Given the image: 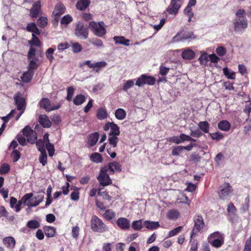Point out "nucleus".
Returning <instances> with one entry per match:
<instances>
[{
	"mask_svg": "<svg viewBox=\"0 0 251 251\" xmlns=\"http://www.w3.org/2000/svg\"><path fill=\"white\" fill-rule=\"evenodd\" d=\"M33 72L28 70L26 72H25L22 76L21 77V79L24 82L27 83L30 81L33 75Z\"/></svg>",
	"mask_w": 251,
	"mask_h": 251,
	"instance_id": "nucleus-28",
	"label": "nucleus"
},
{
	"mask_svg": "<svg viewBox=\"0 0 251 251\" xmlns=\"http://www.w3.org/2000/svg\"><path fill=\"white\" fill-rule=\"evenodd\" d=\"M195 53L189 49L185 50L181 54L182 57L184 59L190 60L194 57Z\"/></svg>",
	"mask_w": 251,
	"mask_h": 251,
	"instance_id": "nucleus-23",
	"label": "nucleus"
},
{
	"mask_svg": "<svg viewBox=\"0 0 251 251\" xmlns=\"http://www.w3.org/2000/svg\"><path fill=\"white\" fill-rule=\"evenodd\" d=\"M182 228V226H178V227L175 228V229H174L173 230H171V231H170L168 232L167 237L170 238V237H172L173 236H174L177 235L178 233H179L181 231Z\"/></svg>",
	"mask_w": 251,
	"mask_h": 251,
	"instance_id": "nucleus-47",
	"label": "nucleus"
},
{
	"mask_svg": "<svg viewBox=\"0 0 251 251\" xmlns=\"http://www.w3.org/2000/svg\"><path fill=\"white\" fill-rule=\"evenodd\" d=\"M90 159L92 161L96 163H100L102 159L100 154L97 152L92 153L90 156Z\"/></svg>",
	"mask_w": 251,
	"mask_h": 251,
	"instance_id": "nucleus-41",
	"label": "nucleus"
},
{
	"mask_svg": "<svg viewBox=\"0 0 251 251\" xmlns=\"http://www.w3.org/2000/svg\"><path fill=\"white\" fill-rule=\"evenodd\" d=\"M232 187L228 183H225L219 188L218 194L220 198L223 200H226L232 195Z\"/></svg>",
	"mask_w": 251,
	"mask_h": 251,
	"instance_id": "nucleus-6",
	"label": "nucleus"
},
{
	"mask_svg": "<svg viewBox=\"0 0 251 251\" xmlns=\"http://www.w3.org/2000/svg\"><path fill=\"white\" fill-rule=\"evenodd\" d=\"M195 36L191 31H184L178 33L173 38L174 42H184L189 39H194Z\"/></svg>",
	"mask_w": 251,
	"mask_h": 251,
	"instance_id": "nucleus-9",
	"label": "nucleus"
},
{
	"mask_svg": "<svg viewBox=\"0 0 251 251\" xmlns=\"http://www.w3.org/2000/svg\"><path fill=\"white\" fill-rule=\"evenodd\" d=\"M89 27L93 32L99 37H102L106 33V29L103 22L98 23L91 22L89 23Z\"/></svg>",
	"mask_w": 251,
	"mask_h": 251,
	"instance_id": "nucleus-3",
	"label": "nucleus"
},
{
	"mask_svg": "<svg viewBox=\"0 0 251 251\" xmlns=\"http://www.w3.org/2000/svg\"><path fill=\"white\" fill-rule=\"evenodd\" d=\"M47 155L46 151L41 152V155L39 157L40 162L43 166H45L47 164Z\"/></svg>",
	"mask_w": 251,
	"mask_h": 251,
	"instance_id": "nucleus-57",
	"label": "nucleus"
},
{
	"mask_svg": "<svg viewBox=\"0 0 251 251\" xmlns=\"http://www.w3.org/2000/svg\"><path fill=\"white\" fill-rule=\"evenodd\" d=\"M73 21V18L70 15H66L63 16L60 21L62 25H67Z\"/></svg>",
	"mask_w": 251,
	"mask_h": 251,
	"instance_id": "nucleus-49",
	"label": "nucleus"
},
{
	"mask_svg": "<svg viewBox=\"0 0 251 251\" xmlns=\"http://www.w3.org/2000/svg\"><path fill=\"white\" fill-rule=\"evenodd\" d=\"M54 52V49L51 48H49L46 52V57L51 63L53 61L54 59V57L53 56V54Z\"/></svg>",
	"mask_w": 251,
	"mask_h": 251,
	"instance_id": "nucleus-54",
	"label": "nucleus"
},
{
	"mask_svg": "<svg viewBox=\"0 0 251 251\" xmlns=\"http://www.w3.org/2000/svg\"><path fill=\"white\" fill-rule=\"evenodd\" d=\"M108 140L109 144L113 147L117 146V143L119 141L117 136H111V137L109 138Z\"/></svg>",
	"mask_w": 251,
	"mask_h": 251,
	"instance_id": "nucleus-62",
	"label": "nucleus"
},
{
	"mask_svg": "<svg viewBox=\"0 0 251 251\" xmlns=\"http://www.w3.org/2000/svg\"><path fill=\"white\" fill-rule=\"evenodd\" d=\"M48 19L45 17H40L37 21L38 25L42 28H44L48 24Z\"/></svg>",
	"mask_w": 251,
	"mask_h": 251,
	"instance_id": "nucleus-46",
	"label": "nucleus"
},
{
	"mask_svg": "<svg viewBox=\"0 0 251 251\" xmlns=\"http://www.w3.org/2000/svg\"><path fill=\"white\" fill-rule=\"evenodd\" d=\"M91 226L93 231L102 233L108 230L107 226L97 216H93L91 220Z\"/></svg>",
	"mask_w": 251,
	"mask_h": 251,
	"instance_id": "nucleus-2",
	"label": "nucleus"
},
{
	"mask_svg": "<svg viewBox=\"0 0 251 251\" xmlns=\"http://www.w3.org/2000/svg\"><path fill=\"white\" fill-rule=\"evenodd\" d=\"M85 101V97L82 95H78L75 97L73 102L75 105H79Z\"/></svg>",
	"mask_w": 251,
	"mask_h": 251,
	"instance_id": "nucleus-37",
	"label": "nucleus"
},
{
	"mask_svg": "<svg viewBox=\"0 0 251 251\" xmlns=\"http://www.w3.org/2000/svg\"><path fill=\"white\" fill-rule=\"evenodd\" d=\"M26 29L28 31L32 32V34H36L37 35L40 34V30L37 28L36 24L34 23H28L26 26Z\"/></svg>",
	"mask_w": 251,
	"mask_h": 251,
	"instance_id": "nucleus-24",
	"label": "nucleus"
},
{
	"mask_svg": "<svg viewBox=\"0 0 251 251\" xmlns=\"http://www.w3.org/2000/svg\"><path fill=\"white\" fill-rule=\"evenodd\" d=\"M103 215L105 219L110 220L115 217L116 214L113 210L109 209L106 210Z\"/></svg>",
	"mask_w": 251,
	"mask_h": 251,
	"instance_id": "nucleus-43",
	"label": "nucleus"
},
{
	"mask_svg": "<svg viewBox=\"0 0 251 251\" xmlns=\"http://www.w3.org/2000/svg\"><path fill=\"white\" fill-rule=\"evenodd\" d=\"M44 231L47 237H52L55 235L56 229L54 227L48 226L44 227Z\"/></svg>",
	"mask_w": 251,
	"mask_h": 251,
	"instance_id": "nucleus-33",
	"label": "nucleus"
},
{
	"mask_svg": "<svg viewBox=\"0 0 251 251\" xmlns=\"http://www.w3.org/2000/svg\"><path fill=\"white\" fill-rule=\"evenodd\" d=\"M250 199L249 197H247L245 200L244 203L242 205L240 211L242 213H244L249 210V207Z\"/></svg>",
	"mask_w": 251,
	"mask_h": 251,
	"instance_id": "nucleus-40",
	"label": "nucleus"
},
{
	"mask_svg": "<svg viewBox=\"0 0 251 251\" xmlns=\"http://www.w3.org/2000/svg\"><path fill=\"white\" fill-rule=\"evenodd\" d=\"M193 221L194 222V226L192 231L191 238H192L193 236H195L199 232H200L204 226L203 219L201 215H195L194 217Z\"/></svg>",
	"mask_w": 251,
	"mask_h": 251,
	"instance_id": "nucleus-4",
	"label": "nucleus"
},
{
	"mask_svg": "<svg viewBox=\"0 0 251 251\" xmlns=\"http://www.w3.org/2000/svg\"><path fill=\"white\" fill-rule=\"evenodd\" d=\"M36 50L34 48L31 46L28 52V59H31L32 58H38V57L36 55Z\"/></svg>",
	"mask_w": 251,
	"mask_h": 251,
	"instance_id": "nucleus-52",
	"label": "nucleus"
},
{
	"mask_svg": "<svg viewBox=\"0 0 251 251\" xmlns=\"http://www.w3.org/2000/svg\"><path fill=\"white\" fill-rule=\"evenodd\" d=\"M33 200V194L29 193L26 194L23 196L21 200V202H23L24 205L28 207H35Z\"/></svg>",
	"mask_w": 251,
	"mask_h": 251,
	"instance_id": "nucleus-14",
	"label": "nucleus"
},
{
	"mask_svg": "<svg viewBox=\"0 0 251 251\" xmlns=\"http://www.w3.org/2000/svg\"><path fill=\"white\" fill-rule=\"evenodd\" d=\"M224 238V235L219 232H215L211 234L208 237V240L211 241L215 239Z\"/></svg>",
	"mask_w": 251,
	"mask_h": 251,
	"instance_id": "nucleus-44",
	"label": "nucleus"
},
{
	"mask_svg": "<svg viewBox=\"0 0 251 251\" xmlns=\"http://www.w3.org/2000/svg\"><path fill=\"white\" fill-rule=\"evenodd\" d=\"M107 63L105 61H102L100 62H95L93 69L96 72H99L100 68L105 67Z\"/></svg>",
	"mask_w": 251,
	"mask_h": 251,
	"instance_id": "nucleus-45",
	"label": "nucleus"
},
{
	"mask_svg": "<svg viewBox=\"0 0 251 251\" xmlns=\"http://www.w3.org/2000/svg\"><path fill=\"white\" fill-rule=\"evenodd\" d=\"M118 226L122 229H128L130 227V221L125 218H120L117 221Z\"/></svg>",
	"mask_w": 251,
	"mask_h": 251,
	"instance_id": "nucleus-18",
	"label": "nucleus"
},
{
	"mask_svg": "<svg viewBox=\"0 0 251 251\" xmlns=\"http://www.w3.org/2000/svg\"><path fill=\"white\" fill-rule=\"evenodd\" d=\"M75 34L79 38L86 39L88 36V29L82 22H78L75 25Z\"/></svg>",
	"mask_w": 251,
	"mask_h": 251,
	"instance_id": "nucleus-7",
	"label": "nucleus"
},
{
	"mask_svg": "<svg viewBox=\"0 0 251 251\" xmlns=\"http://www.w3.org/2000/svg\"><path fill=\"white\" fill-rule=\"evenodd\" d=\"M107 172L106 168L103 167L101 168L100 174L97 176L100 184L102 186H108L112 183V180L110 178Z\"/></svg>",
	"mask_w": 251,
	"mask_h": 251,
	"instance_id": "nucleus-5",
	"label": "nucleus"
},
{
	"mask_svg": "<svg viewBox=\"0 0 251 251\" xmlns=\"http://www.w3.org/2000/svg\"><path fill=\"white\" fill-rule=\"evenodd\" d=\"M39 121L40 124L45 128L50 127L51 126V122L48 117L46 115H41L39 116Z\"/></svg>",
	"mask_w": 251,
	"mask_h": 251,
	"instance_id": "nucleus-19",
	"label": "nucleus"
},
{
	"mask_svg": "<svg viewBox=\"0 0 251 251\" xmlns=\"http://www.w3.org/2000/svg\"><path fill=\"white\" fill-rule=\"evenodd\" d=\"M72 50L75 53H78L82 50V47L78 43H74L72 44Z\"/></svg>",
	"mask_w": 251,
	"mask_h": 251,
	"instance_id": "nucleus-58",
	"label": "nucleus"
},
{
	"mask_svg": "<svg viewBox=\"0 0 251 251\" xmlns=\"http://www.w3.org/2000/svg\"><path fill=\"white\" fill-rule=\"evenodd\" d=\"M224 75L228 78L234 79L235 78V73L232 70L226 67L223 69Z\"/></svg>",
	"mask_w": 251,
	"mask_h": 251,
	"instance_id": "nucleus-32",
	"label": "nucleus"
},
{
	"mask_svg": "<svg viewBox=\"0 0 251 251\" xmlns=\"http://www.w3.org/2000/svg\"><path fill=\"white\" fill-rule=\"evenodd\" d=\"M40 107L44 109L46 111L50 112L60 108V104H52L50 100L48 98H43L39 102Z\"/></svg>",
	"mask_w": 251,
	"mask_h": 251,
	"instance_id": "nucleus-8",
	"label": "nucleus"
},
{
	"mask_svg": "<svg viewBox=\"0 0 251 251\" xmlns=\"http://www.w3.org/2000/svg\"><path fill=\"white\" fill-rule=\"evenodd\" d=\"M199 127L204 133H208L209 130V126L207 121L200 122L198 124Z\"/></svg>",
	"mask_w": 251,
	"mask_h": 251,
	"instance_id": "nucleus-38",
	"label": "nucleus"
},
{
	"mask_svg": "<svg viewBox=\"0 0 251 251\" xmlns=\"http://www.w3.org/2000/svg\"><path fill=\"white\" fill-rule=\"evenodd\" d=\"M89 41L93 45L97 47L98 48H101L103 47V42L100 39L93 38L89 39Z\"/></svg>",
	"mask_w": 251,
	"mask_h": 251,
	"instance_id": "nucleus-50",
	"label": "nucleus"
},
{
	"mask_svg": "<svg viewBox=\"0 0 251 251\" xmlns=\"http://www.w3.org/2000/svg\"><path fill=\"white\" fill-rule=\"evenodd\" d=\"M38 58H32L31 59H28L29 62L28 66V70L33 72V70L36 69L38 67V65L37 64V62L38 61Z\"/></svg>",
	"mask_w": 251,
	"mask_h": 251,
	"instance_id": "nucleus-35",
	"label": "nucleus"
},
{
	"mask_svg": "<svg viewBox=\"0 0 251 251\" xmlns=\"http://www.w3.org/2000/svg\"><path fill=\"white\" fill-rule=\"evenodd\" d=\"M11 156L13 162H17L20 158V152L17 150H14L11 153Z\"/></svg>",
	"mask_w": 251,
	"mask_h": 251,
	"instance_id": "nucleus-59",
	"label": "nucleus"
},
{
	"mask_svg": "<svg viewBox=\"0 0 251 251\" xmlns=\"http://www.w3.org/2000/svg\"><path fill=\"white\" fill-rule=\"evenodd\" d=\"M23 135L26 137L27 142L33 144L37 139L36 133L29 126H26L23 129Z\"/></svg>",
	"mask_w": 251,
	"mask_h": 251,
	"instance_id": "nucleus-11",
	"label": "nucleus"
},
{
	"mask_svg": "<svg viewBox=\"0 0 251 251\" xmlns=\"http://www.w3.org/2000/svg\"><path fill=\"white\" fill-rule=\"evenodd\" d=\"M227 211L229 215H235L237 209L233 203L230 202L227 205Z\"/></svg>",
	"mask_w": 251,
	"mask_h": 251,
	"instance_id": "nucleus-48",
	"label": "nucleus"
},
{
	"mask_svg": "<svg viewBox=\"0 0 251 251\" xmlns=\"http://www.w3.org/2000/svg\"><path fill=\"white\" fill-rule=\"evenodd\" d=\"M46 147L49 152V154L50 156H52L54 153V146L51 143H46Z\"/></svg>",
	"mask_w": 251,
	"mask_h": 251,
	"instance_id": "nucleus-56",
	"label": "nucleus"
},
{
	"mask_svg": "<svg viewBox=\"0 0 251 251\" xmlns=\"http://www.w3.org/2000/svg\"><path fill=\"white\" fill-rule=\"evenodd\" d=\"M89 4V0H79L76 4V8L80 10L85 9Z\"/></svg>",
	"mask_w": 251,
	"mask_h": 251,
	"instance_id": "nucleus-31",
	"label": "nucleus"
},
{
	"mask_svg": "<svg viewBox=\"0 0 251 251\" xmlns=\"http://www.w3.org/2000/svg\"><path fill=\"white\" fill-rule=\"evenodd\" d=\"M179 215L178 211L176 209L170 210L167 214V218L170 220H176L178 218Z\"/></svg>",
	"mask_w": 251,
	"mask_h": 251,
	"instance_id": "nucleus-34",
	"label": "nucleus"
},
{
	"mask_svg": "<svg viewBox=\"0 0 251 251\" xmlns=\"http://www.w3.org/2000/svg\"><path fill=\"white\" fill-rule=\"evenodd\" d=\"M103 167H106L107 171H110V174H114L115 172L121 171V165L117 161H113L109 163L107 166H105Z\"/></svg>",
	"mask_w": 251,
	"mask_h": 251,
	"instance_id": "nucleus-16",
	"label": "nucleus"
},
{
	"mask_svg": "<svg viewBox=\"0 0 251 251\" xmlns=\"http://www.w3.org/2000/svg\"><path fill=\"white\" fill-rule=\"evenodd\" d=\"M14 100L17 106V110H25V100L21 94L18 93L14 96Z\"/></svg>",
	"mask_w": 251,
	"mask_h": 251,
	"instance_id": "nucleus-15",
	"label": "nucleus"
},
{
	"mask_svg": "<svg viewBox=\"0 0 251 251\" xmlns=\"http://www.w3.org/2000/svg\"><path fill=\"white\" fill-rule=\"evenodd\" d=\"M99 138V134L98 132H95L89 135L88 138V143L91 146H94L98 142Z\"/></svg>",
	"mask_w": 251,
	"mask_h": 251,
	"instance_id": "nucleus-27",
	"label": "nucleus"
},
{
	"mask_svg": "<svg viewBox=\"0 0 251 251\" xmlns=\"http://www.w3.org/2000/svg\"><path fill=\"white\" fill-rule=\"evenodd\" d=\"M126 115V111L122 108H118L115 112V117L119 120H124Z\"/></svg>",
	"mask_w": 251,
	"mask_h": 251,
	"instance_id": "nucleus-29",
	"label": "nucleus"
},
{
	"mask_svg": "<svg viewBox=\"0 0 251 251\" xmlns=\"http://www.w3.org/2000/svg\"><path fill=\"white\" fill-rule=\"evenodd\" d=\"M226 52V49L222 46L218 47L216 49V53L219 56H223L224 55Z\"/></svg>",
	"mask_w": 251,
	"mask_h": 251,
	"instance_id": "nucleus-64",
	"label": "nucleus"
},
{
	"mask_svg": "<svg viewBox=\"0 0 251 251\" xmlns=\"http://www.w3.org/2000/svg\"><path fill=\"white\" fill-rule=\"evenodd\" d=\"M155 82V79L153 77L142 75L137 79L135 85L141 87L145 84L150 85H153Z\"/></svg>",
	"mask_w": 251,
	"mask_h": 251,
	"instance_id": "nucleus-10",
	"label": "nucleus"
},
{
	"mask_svg": "<svg viewBox=\"0 0 251 251\" xmlns=\"http://www.w3.org/2000/svg\"><path fill=\"white\" fill-rule=\"evenodd\" d=\"M144 226L149 229H155L160 226L158 222L145 221L144 223Z\"/></svg>",
	"mask_w": 251,
	"mask_h": 251,
	"instance_id": "nucleus-22",
	"label": "nucleus"
},
{
	"mask_svg": "<svg viewBox=\"0 0 251 251\" xmlns=\"http://www.w3.org/2000/svg\"><path fill=\"white\" fill-rule=\"evenodd\" d=\"M107 117V113L105 109L100 108L98 109L97 113V117L99 120H103Z\"/></svg>",
	"mask_w": 251,
	"mask_h": 251,
	"instance_id": "nucleus-30",
	"label": "nucleus"
},
{
	"mask_svg": "<svg viewBox=\"0 0 251 251\" xmlns=\"http://www.w3.org/2000/svg\"><path fill=\"white\" fill-rule=\"evenodd\" d=\"M142 220H137L133 221L132 223V227L136 230H140L142 229Z\"/></svg>",
	"mask_w": 251,
	"mask_h": 251,
	"instance_id": "nucleus-51",
	"label": "nucleus"
},
{
	"mask_svg": "<svg viewBox=\"0 0 251 251\" xmlns=\"http://www.w3.org/2000/svg\"><path fill=\"white\" fill-rule=\"evenodd\" d=\"M32 39L30 41H29V44L32 46H35L36 47H39L40 46V43L38 37L34 34H32Z\"/></svg>",
	"mask_w": 251,
	"mask_h": 251,
	"instance_id": "nucleus-53",
	"label": "nucleus"
},
{
	"mask_svg": "<svg viewBox=\"0 0 251 251\" xmlns=\"http://www.w3.org/2000/svg\"><path fill=\"white\" fill-rule=\"evenodd\" d=\"M9 165L8 164L4 163L0 168V174H5L9 172Z\"/></svg>",
	"mask_w": 251,
	"mask_h": 251,
	"instance_id": "nucleus-61",
	"label": "nucleus"
},
{
	"mask_svg": "<svg viewBox=\"0 0 251 251\" xmlns=\"http://www.w3.org/2000/svg\"><path fill=\"white\" fill-rule=\"evenodd\" d=\"M210 244L214 247L218 248L221 247L224 243V238L215 239L209 241Z\"/></svg>",
	"mask_w": 251,
	"mask_h": 251,
	"instance_id": "nucleus-36",
	"label": "nucleus"
},
{
	"mask_svg": "<svg viewBox=\"0 0 251 251\" xmlns=\"http://www.w3.org/2000/svg\"><path fill=\"white\" fill-rule=\"evenodd\" d=\"M65 12V6L64 5L58 3L56 5L53 14L56 16H59Z\"/></svg>",
	"mask_w": 251,
	"mask_h": 251,
	"instance_id": "nucleus-25",
	"label": "nucleus"
},
{
	"mask_svg": "<svg viewBox=\"0 0 251 251\" xmlns=\"http://www.w3.org/2000/svg\"><path fill=\"white\" fill-rule=\"evenodd\" d=\"M34 199V204H35V207L38 205L39 203H40L44 200V196L43 195H38L33 198Z\"/></svg>",
	"mask_w": 251,
	"mask_h": 251,
	"instance_id": "nucleus-63",
	"label": "nucleus"
},
{
	"mask_svg": "<svg viewBox=\"0 0 251 251\" xmlns=\"http://www.w3.org/2000/svg\"><path fill=\"white\" fill-rule=\"evenodd\" d=\"M36 144L38 150L40 152H43V151H46L44 148L45 144H46V143L44 142L43 140H38V141H37Z\"/></svg>",
	"mask_w": 251,
	"mask_h": 251,
	"instance_id": "nucleus-60",
	"label": "nucleus"
},
{
	"mask_svg": "<svg viewBox=\"0 0 251 251\" xmlns=\"http://www.w3.org/2000/svg\"><path fill=\"white\" fill-rule=\"evenodd\" d=\"M113 40L116 45L120 44L126 46L129 45L130 40L126 39L124 36H114Z\"/></svg>",
	"mask_w": 251,
	"mask_h": 251,
	"instance_id": "nucleus-21",
	"label": "nucleus"
},
{
	"mask_svg": "<svg viewBox=\"0 0 251 251\" xmlns=\"http://www.w3.org/2000/svg\"><path fill=\"white\" fill-rule=\"evenodd\" d=\"M245 11L242 9L238 10L236 12V18L233 21L234 30L235 31L242 32L247 27L248 23L247 19L245 17Z\"/></svg>",
	"mask_w": 251,
	"mask_h": 251,
	"instance_id": "nucleus-1",
	"label": "nucleus"
},
{
	"mask_svg": "<svg viewBox=\"0 0 251 251\" xmlns=\"http://www.w3.org/2000/svg\"><path fill=\"white\" fill-rule=\"evenodd\" d=\"M27 226L29 228L34 229L39 228L40 226V224L38 221L35 220H32L27 222Z\"/></svg>",
	"mask_w": 251,
	"mask_h": 251,
	"instance_id": "nucleus-42",
	"label": "nucleus"
},
{
	"mask_svg": "<svg viewBox=\"0 0 251 251\" xmlns=\"http://www.w3.org/2000/svg\"><path fill=\"white\" fill-rule=\"evenodd\" d=\"M3 244L6 248L13 250L15 246L16 241L13 237L8 236L3 238Z\"/></svg>",
	"mask_w": 251,
	"mask_h": 251,
	"instance_id": "nucleus-17",
	"label": "nucleus"
},
{
	"mask_svg": "<svg viewBox=\"0 0 251 251\" xmlns=\"http://www.w3.org/2000/svg\"><path fill=\"white\" fill-rule=\"evenodd\" d=\"M41 8L40 1H36L34 2L30 10V15L32 17H36L39 14Z\"/></svg>",
	"mask_w": 251,
	"mask_h": 251,
	"instance_id": "nucleus-20",
	"label": "nucleus"
},
{
	"mask_svg": "<svg viewBox=\"0 0 251 251\" xmlns=\"http://www.w3.org/2000/svg\"><path fill=\"white\" fill-rule=\"evenodd\" d=\"M103 128L105 131L110 129V136H118L120 133L119 126L113 122L107 123L104 126Z\"/></svg>",
	"mask_w": 251,
	"mask_h": 251,
	"instance_id": "nucleus-13",
	"label": "nucleus"
},
{
	"mask_svg": "<svg viewBox=\"0 0 251 251\" xmlns=\"http://www.w3.org/2000/svg\"><path fill=\"white\" fill-rule=\"evenodd\" d=\"M134 84V80H127L124 84L123 89L124 91H126L129 89H130L132 87H133Z\"/></svg>",
	"mask_w": 251,
	"mask_h": 251,
	"instance_id": "nucleus-55",
	"label": "nucleus"
},
{
	"mask_svg": "<svg viewBox=\"0 0 251 251\" xmlns=\"http://www.w3.org/2000/svg\"><path fill=\"white\" fill-rule=\"evenodd\" d=\"M209 59V55L205 52H202L200 57L199 60L201 65H206L208 62Z\"/></svg>",
	"mask_w": 251,
	"mask_h": 251,
	"instance_id": "nucleus-39",
	"label": "nucleus"
},
{
	"mask_svg": "<svg viewBox=\"0 0 251 251\" xmlns=\"http://www.w3.org/2000/svg\"><path fill=\"white\" fill-rule=\"evenodd\" d=\"M230 127V124L226 120L221 121L218 124V127L223 131H228Z\"/></svg>",
	"mask_w": 251,
	"mask_h": 251,
	"instance_id": "nucleus-26",
	"label": "nucleus"
},
{
	"mask_svg": "<svg viewBox=\"0 0 251 251\" xmlns=\"http://www.w3.org/2000/svg\"><path fill=\"white\" fill-rule=\"evenodd\" d=\"M181 0H171L169 6L167 9V11L169 14L176 15L180 8Z\"/></svg>",
	"mask_w": 251,
	"mask_h": 251,
	"instance_id": "nucleus-12",
	"label": "nucleus"
}]
</instances>
